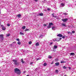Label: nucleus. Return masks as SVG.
Here are the masks:
<instances>
[{
	"label": "nucleus",
	"instance_id": "f257e3e1",
	"mask_svg": "<svg viewBox=\"0 0 76 76\" xmlns=\"http://www.w3.org/2000/svg\"><path fill=\"white\" fill-rule=\"evenodd\" d=\"M14 72L15 73H17L18 75H20L21 73L20 70L17 68L15 69Z\"/></svg>",
	"mask_w": 76,
	"mask_h": 76
},
{
	"label": "nucleus",
	"instance_id": "f03ea898",
	"mask_svg": "<svg viewBox=\"0 0 76 76\" xmlns=\"http://www.w3.org/2000/svg\"><path fill=\"white\" fill-rule=\"evenodd\" d=\"M12 61L13 62V64L15 66H19V63L18 62V60H16L15 59H13Z\"/></svg>",
	"mask_w": 76,
	"mask_h": 76
},
{
	"label": "nucleus",
	"instance_id": "7ed1b4c3",
	"mask_svg": "<svg viewBox=\"0 0 76 76\" xmlns=\"http://www.w3.org/2000/svg\"><path fill=\"white\" fill-rule=\"evenodd\" d=\"M51 25H53V23H49V26H47L48 28H51Z\"/></svg>",
	"mask_w": 76,
	"mask_h": 76
},
{
	"label": "nucleus",
	"instance_id": "20e7f679",
	"mask_svg": "<svg viewBox=\"0 0 76 76\" xmlns=\"http://www.w3.org/2000/svg\"><path fill=\"white\" fill-rule=\"evenodd\" d=\"M1 27H2V30H3V31H5V30H6V27H4V26H3V25H1Z\"/></svg>",
	"mask_w": 76,
	"mask_h": 76
},
{
	"label": "nucleus",
	"instance_id": "39448f33",
	"mask_svg": "<svg viewBox=\"0 0 76 76\" xmlns=\"http://www.w3.org/2000/svg\"><path fill=\"white\" fill-rule=\"evenodd\" d=\"M0 38L1 39V40H3V34H1L0 35Z\"/></svg>",
	"mask_w": 76,
	"mask_h": 76
},
{
	"label": "nucleus",
	"instance_id": "423d86ee",
	"mask_svg": "<svg viewBox=\"0 0 76 76\" xmlns=\"http://www.w3.org/2000/svg\"><path fill=\"white\" fill-rule=\"evenodd\" d=\"M67 20H68V19L66 18V19H62V21H63V22H66V21H67Z\"/></svg>",
	"mask_w": 76,
	"mask_h": 76
},
{
	"label": "nucleus",
	"instance_id": "0eeeda50",
	"mask_svg": "<svg viewBox=\"0 0 76 76\" xmlns=\"http://www.w3.org/2000/svg\"><path fill=\"white\" fill-rule=\"evenodd\" d=\"M57 37H63V35L61 34H59L57 35Z\"/></svg>",
	"mask_w": 76,
	"mask_h": 76
},
{
	"label": "nucleus",
	"instance_id": "6e6552de",
	"mask_svg": "<svg viewBox=\"0 0 76 76\" xmlns=\"http://www.w3.org/2000/svg\"><path fill=\"white\" fill-rule=\"evenodd\" d=\"M53 18H56V17H57V16H54V13H53L52 14Z\"/></svg>",
	"mask_w": 76,
	"mask_h": 76
},
{
	"label": "nucleus",
	"instance_id": "1a4fd4ad",
	"mask_svg": "<svg viewBox=\"0 0 76 76\" xmlns=\"http://www.w3.org/2000/svg\"><path fill=\"white\" fill-rule=\"evenodd\" d=\"M67 63L66 61H61V63Z\"/></svg>",
	"mask_w": 76,
	"mask_h": 76
},
{
	"label": "nucleus",
	"instance_id": "9d476101",
	"mask_svg": "<svg viewBox=\"0 0 76 76\" xmlns=\"http://www.w3.org/2000/svg\"><path fill=\"white\" fill-rule=\"evenodd\" d=\"M21 62L23 64V63H25V61H23V59H21Z\"/></svg>",
	"mask_w": 76,
	"mask_h": 76
},
{
	"label": "nucleus",
	"instance_id": "9b49d317",
	"mask_svg": "<svg viewBox=\"0 0 76 76\" xmlns=\"http://www.w3.org/2000/svg\"><path fill=\"white\" fill-rule=\"evenodd\" d=\"M56 41H60V38H57L56 39Z\"/></svg>",
	"mask_w": 76,
	"mask_h": 76
},
{
	"label": "nucleus",
	"instance_id": "f8f14e48",
	"mask_svg": "<svg viewBox=\"0 0 76 76\" xmlns=\"http://www.w3.org/2000/svg\"><path fill=\"white\" fill-rule=\"evenodd\" d=\"M36 46H39V42H37L35 45Z\"/></svg>",
	"mask_w": 76,
	"mask_h": 76
},
{
	"label": "nucleus",
	"instance_id": "ddd939ff",
	"mask_svg": "<svg viewBox=\"0 0 76 76\" xmlns=\"http://www.w3.org/2000/svg\"><path fill=\"white\" fill-rule=\"evenodd\" d=\"M55 64L56 65V66H58L59 65V63L56 62L55 63Z\"/></svg>",
	"mask_w": 76,
	"mask_h": 76
},
{
	"label": "nucleus",
	"instance_id": "4468645a",
	"mask_svg": "<svg viewBox=\"0 0 76 76\" xmlns=\"http://www.w3.org/2000/svg\"><path fill=\"white\" fill-rule=\"evenodd\" d=\"M53 47L54 48H55L56 49V48H57L58 47H57V45H54Z\"/></svg>",
	"mask_w": 76,
	"mask_h": 76
},
{
	"label": "nucleus",
	"instance_id": "2eb2a0df",
	"mask_svg": "<svg viewBox=\"0 0 76 76\" xmlns=\"http://www.w3.org/2000/svg\"><path fill=\"white\" fill-rule=\"evenodd\" d=\"M55 28H56V27L55 26H53L52 28V30H53V31H54V29H55Z\"/></svg>",
	"mask_w": 76,
	"mask_h": 76
},
{
	"label": "nucleus",
	"instance_id": "dca6fc26",
	"mask_svg": "<svg viewBox=\"0 0 76 76\" xmlns=\"http://www.w3.org/2000/svg\"><path fill=\"white\" fill-rule=\"evenodd\" d=\"M39 16H43V15H43V14L42 13H39Z\"/></svg>",
	"mask_w": 76,
	"mask_h": 76
},
{
	"label": "nucleus",
	"instance_id": "f3484780",
	"mask_svg": "<svg viewBox=\"0 0 76 76\" xmlns=\"http://www.w3.org/2000/svg\"><path fill=\"white\" fill-rule=\"evenodd\" d=\"M17 44L18 45H20V44H21V42L20 41H18V42Z\"/></svg>",
	"mask_w": 76,
	"mask_h": 76
},
{
	"label": "nucleus",
	"instance_id": "a211bd4d",
	"mask_svg": "<svg viewBox=\"0 0 76 76\" xmlns=\"http://www.w3.org/2000/svg\"><path fill=\"white\" fill-rule=\"evenodd\" d=\"M70 55H71L72 56H74L75 55L74 53H70Z\"/></svg>",
	"mask_w": 76,
	"mask_h": 76
},
{
	"label": "nucleus",
	"instance_id": "6ab92c4d",
	"mask_svg": "<svg viewBox=\"0 0 76 76\" xmlns=\"http://www.w3.org/2000/svg\"><path fill=\"white\" fill-rule=\"evenodd\" d=\"M62 25L64 26H66V25L64 23H62Z\"/></svg>",
	"mask_w": 76,
	"mask_h": 76
},
{
	"label": "nucleus",
	"instance_id": "aec40b11",
	"mask_svg": "<svg viewBox=\"0 0 76 76\" xmlns=\"http://www.w3.org/2000/svg\"><path fill=\"white\" fill-rule=\"evenodd\" d=\"M26 28V26H23L22 27V29H25Z\"/></svg>",
	"mask_w": 76,
	"mask_h": 76
},
{
	"label": "nucleus",
	"instance_id": "412c9836",
	"mask_svg": "<svg viewBox=\"0 0 76 76\" xmlns=\"http://www.w3.org/2000/svg\"><path fill=\"white\" fill-rule=\"evenodd\" d=\"M17 16H18V18H20V17L21 16V15H20V14H18V15Z\"/></svg>",
	"mask_w": 76,
	"mask_h": 76
},
{
	"label": "nucleus",
	"instance_id": "4be33fe9",
	"mask_svg": "<svg viewBox=\"0 0 76 76\" xmlns=\"http://www.w3.org/2000/svg\"><path fill=\"white\" fill-rule=\"evenodd\" d=\"M20 35H24V34H23V33L22 32H20Z\"/></svg>",
	"mask_w": 76,
	"mask_h": 76
},
{
	"label": "nucleus",
	"instance_id": "5701e85b",
	"mask_svg": "<svg viewBox=\"0 0 76 76\" xmlns=\"http://www.w3.org/2000/svg\"><path fill=\"white\" fill-rule=\"evenodd\" d=\"M10 35V34H8L6 35L7 37H9Z\"/></svg>",
	"mask_w": 76,
	"mask_h": 76
},
{
	"label": "nucleus",
	"instance_id": "b1692460",
	"mask_svg": "<svg viewBox=\"0 0 76 76\" xmlns=\"http://www.w3.org/2000/svg\"><path fill=\"white\" fill-rule=\"evenodd\" d=\"M28 44H32V42L31 41H30L28 42Z\"/></svg>",
	"mask_w": 76,
	"mask_h": 76
},
{
	"label": "nucleus",
	"instance_id": "393cba45",
	"mask_svg": "<svg viewBox=\"0 0 76 76\" xmlns=\"http://www.w3.org/2000/svg\"><path fill=\"white\" fill-rule=\"evenodd\" d=\"M44 66H47V63H44Z\"/></svg>",
	"mask_w": 76,
	"mask_h": 76
},
{
	"label": "nucleus",
	"instance_id": "a878e982",
	"mask_svg": "<svg viewBox=\"0 0 76 76\" xmlns=\"http://www.w3.org/2000/svg\"><path fill=\"white\" fill-rule=\"evenodd\" d=\"M61 6H64V4L63 3H61Z\"/></svg>",
	"mask_w": 76,
	"mask_h": 76
},
{
	"label": "nucleus",
	"instance_id": "bb28decb",
	"mask_svg": "<svg viewBox=\"0 0 76 76\" xmlns=\"http://www.w3.org/2000/svg\"><path fill=\"white\" fill-rule=\"evenodd\" d=\"M64 15H67V13L66 12L64 13L63 14Z\"/></svg>",
	"mask_w": 76,
	"mask_h": 76
},
{
	"label": "nucleus",
	"instance_id": "cd10ccee",
	"mask_svg": "<svg viewBox=\"0 0 76 76\" xmlns=\"http://www.w3.org/2000/svg\"><path fill=\"white\" fill-rule=\"evenodd\" d=\"M56 72L57 73H58V70H57V69H56Z\"/></svg>",
	"mask_w": 76,
	"mask_h": 76
},
{
	"label": "nucleus",
	"instance_id": "c85d7f7f",
	"mask_svg": "<svg viewBox=\"0 0 76 76\" xmlns=\"http://www.w3.org/2000/svg\"><path fill=\"white\" fill-rule=\"evenodd\" d=\"M72 32L73 34H75V31H72Z\"/></svg>",
	"mask_w": 76,
	"mask_h": 76
},
{
	"label": "nucleus",
	"instance_id": "c756f323",
	"mask_svg": "<svg viewBox=\"0 0 76 76\" xmlns=\"http://www.w3.org/2000/svg\"><path fill=\"white\" fill-rule=\"evenodd\" d=\"M44 26H47V25L45 24H43Z\"/></svg>",
	"mask_w": 76,
	"mask_h": 76
},
{
	"label": "nucleus",
	"instance_id": "7c9ffc66",
	"mask_svg": "<svg viewBox=\"0 0 76 76\" xmlns=\"http://www.w3.org/2000/svg\"><path fill=\"white\" fill-rule=\"evenodd\" d=\"M10 25L9 24H7V26H10Z\"/></svg>",
	"mask_w": 76,
	"mask_h": 76
},
{
	"label": "nucleus",
	"instance_id": "2f4dec72",
	"mask_svg": "<svg viewBox=\"0 0 76 76\" xmlns=\"http://www.w3.org/2000/svg\"><path fill=\"white\" fill-rule=\"evenodd\" d=\"M49 58H52V56H49Z\"/></svg>",
	"mask_w": 76,
	"mask_h": 76
},
{
	"label": "nucleus",
	"instance_id": "473e14b6",
	"mask_svg": "<svg viewBox=\"0 0 76 76\" xmlns=\"http://www.w3.org/2000/svg\"><path fill=\"white\" fill-rule=\"evenodd\" d=\"M47 10H48V11H50V8H48V9H47Z\"/></svg>",
	"mask_w": 76,
	"mask_h": 76
},
{
	"label": "nucleus",
	"instance_id": "72a5a7b5",
	"mask_svg": "<svg viewBox=\"0 0 76 76\" xmlns=\"http://www.w3.org/2000/svg\"><path fill=\"white\" fill-rule=\"evenodd\" d=\"M63 69H66V66H64L63 67Z\"/></svg>",
	"mask_w": 76,
	"mask_h": 76
},
{
	"label": "nucleus",
	"instance_id": "f704fd0d",
	"mask_svg": "<svg viewBox=\"0 0 76 76\" xmlns=\"http://www.w3.org/2000/svg\"><path fill=\"white\" fill-rule=\"evenodd\" d=\"M53 44V42H51L50 43V45H52V44Z\"/></svg>",
	"mask_w": 76,
	"mask_h": 76
},
{
	"label": "nucleus",
	"instance_id": "c9c22d12",
	"mask_svg": "<svg viewBox=\"0 0 76 76\" xmlns=\"http://www.w3.org/2000/svg\"><path fill=\"white\" fill-rule=\"evenodd\" d=\"M16 40H17V41H19V39H16Z\"/></svg>",
	"mask_w": 76,
	"mask_h": 76
},
{
	"label": "nucleus",
	"instance_id": "e433bc0d",
	"mask_svg": "<svg viewBox=\"0 0 76 76\" xmlns=\"http://www.w3.org/2000/svg\"><path fill=\"white\" fill-rule=\"evenodd\" d=\"M67 33L68 34H70V31H68Z\"/></svg>",
	"mask_w": 76,
	"mask_h": 76
},
{
	"label": "nucleus",
	"instance_id": "4c0bfd02",
	"mask_svg": "<svg viewBox=\"0 0 76 76\" xmlns=\"http://www.w3.org/2000/svg\"><path fill=\"white\" fill-rule=\"evenodd\" d=\"M32 64H33V63H32V62H31L30 63V65H32Z\"/></svg>",
	"mask_w": 76,
	"mask_h": 76
},
{
	"label": "nucleus",
	"instance_id": "58836bf2",
	"mask_svg": "<svg viewBox=\"0 0 76 76\" xmlns=\"http://www.w3.org/2000/svg\"><path fill=\"white\" fill-rule=\"evenodd\" d=\"M62 38H65V36H63L62 37Z\"/></svg>",
	"mask_w": 76,
	"mask_h": 76
},
{
	"label": "nucleus",
	"instance_id": "ea45409f",
	"mask_svg": "<svg viewBox=\"0 0 76 76\" xmlns=\"http://www.w3.org/2000/svg\"><path fill=\"white\" fill-rule=\"evenodd\" d=\"M25 31H29L28 29H26L25 30Z\"/></svg>",
	"mask_w": 76,
	"mask_h": 76
},
{
	"label": "nucleus",
	"instance_id": "a19ab883",
	"mask_svg": "<svg viewBox=\"0 0 76 76\" xmlns=\"http://www.w3.org/2000/svg\"><path fill=\"white\" fill-rule=\"evenodd\" d=\"M54 63V62L53 61L52 63H51V64H53Z\"/></svg>",
	"mask_w": 76,
	"mask_h": 76
},
{
	"label": "nucleus",
	"instance_id": "79ce46f5",
	"mask_svg": "<svg viewBox=\"0 0 76 76\" xmlns=\"http://www.w3.org/2000/svg\"><path fill=\"white\" fill-rule=\"evenodd\" d=\"M34 1H36V2H37V1H38V0H34Z\"/></svg>",
	"mask_w": 76,
	"mask_h": 76
},
{
	"label": "nucleus",
	"instance_id": "37998d69",
	"mask_svg": "<svg viewBox=\"0 0 76 76\" xmlns=\"http://www.w3.org/2000/svg\"><path fill=\"white\" fill-rule=\"evenodd\" d=\"M59 38V40L61 39V38Z\"/></svg>",
	"mask_w": 76,
	"mask_h": 76
},
{
	"label": "nucleus",
	"instance_id": "c03bdc74",
	"mask_svg": "<svg viewBox=\"0 0 76 76\" xmlns=\"http://www.w3.org/2000/svg\"><path fill=\"white\" fill-rule=\"evenodd\" d=\"M39 60V59H37V60Z\"/></svg>",
	"mask_w": 76,
	"mask_h": 76
},
{
	"label": "nucleus",
	"instance_id": "a18cd8bd",
	"mask_svg": "<svg viewBox=\"0 0 76 76\" xmlns=\"http://www.w3.org/2000/svg\"><path fill=\"white\" fill-rule=\"evenodd\" d=\"M64 76H67V75H64Z\"/></svg>",
	"mask_w": 76,
	"mask_h": 76
},
{
	"label": "nucleus",
	"instance_id": "49530a36",
	"mask_svg": "<svg viewBox=\"0 0 76 76\" xmlns=\"http://www.w3.org/2000/svg\"><path fill=\"white\" fill-rule=\"evenodd\" d=\"M26 76H29V75H26Z\"/></svg>",
	"mask_w": 76,
	"mask_h": 76
},
{
	"label": "nucleus",
	"instance_id": "de8ad7c7",
	"mask_svg": "<svg viewBox=\"0 0 76 76\" xmlns=\"http://www.w3.org/2000/svg\"><path fill=\"white\" fill-rule=\"evenodd\" d=\"M1 72V70L0 69V72Z\"/></svg>",
	"mask_w": 76,
	"mask_h": 76
},
{
	"label": "nucleus",
	"instance_id": "09e8293b",
	"mask_svg": "<svg viewBox=\"0 0 76 76\" xmlns=\"http://www.w3.org/2000/svg\"><path fill=\"white\" fill-rule=\"evenodd\" d=\"M1 14V12H0V14Z\"/></svg>",
	"mask_w": 76,
	"mask_h": 76
},
{
	"label": "nucleus",
	"instance_id": "8fccbe9b",
	"mask_svg": "<svg viewBox=\"0 0 76 76\" xmlns=\"http://www.w3.org/2000/svg\"><path fill=\"white\" fill-rule=\"evenodd\" d=\"M13 43L14 44L15 43V42H13Z\"/></svg>",
	"mask_w": 76,
	"mask_h": 76
},
{
	"label": "nucleus",
	"instance_id": "3c124183",
	"mask_svg": "<svg viewBox=\"0 0 76 76\" xmlns=\"http://www.w3.org/2000/svg\"><path fill=\"white\" fill-rule=\"evenodd\" d=\"M69 69H70V68H69Z\"/></svg>",
	"mask_w": 76,
	"mask_h": 76
},
{
	"label": "nucleus",
	"instance_id": "603ef678",
	"mask_svg": "<svg viewBox=\"0 0 76 76\" xmlns=\"http://www.w3.org/2000/svg\"><path fill=\"white\" fill-rule=\"evenodd\" d=\"M69 69H70V68H69Z\"/></svg>",
	"mask_w": 76,
	"mask_h": 76
},
{
	"label": "nucleus",
	"instance_id": "864d4df0",
	"mask_svg": "<svg viewBox=\"0 0 76 76\" xmlns=\"http://www.w3.org/2000/svg\"><path fill=\"white\" fill-rule=\"evenodd\" d=\"M74 76H75V75H74Z\"/></svg>",
	"mask_w": 76,
	"mask_h": 76
}]
</instances>
